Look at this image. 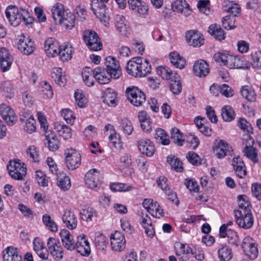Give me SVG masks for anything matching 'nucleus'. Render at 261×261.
<instances>
[{
	"instance_id": "f257e3e1",
	"label": "nucleus",
	"mask_w": 261,
	"mask_h": 261,
	"mask_svg": "<svg viewBox=\"0 0 261 261\" xmlns=\"http://www.w3.org/2000/svg\"><path fill=\"white\" fill-rule=\"evenodd\" d=\"M126 70L131 76L144 77L150 73L151 67L147 60L137 57L132 58L127 62Z\"/></svg>"
},
{
	"instance_id": "f03ea898",
	"label": "nucleus",
	"mask_w": 261,
	"mask_h": 261,
	"mask_svg": "<svg viewBox=\"0 0 261 261\" xmlns=\"http://www.w3.org/2000/svg\"><path fill=\"white\" fill-rule=\"evenodd\" d=\"M5 14L10 24L14 27L18 26L21 20H23L25 24L32 22L33 18L30 17L28 10L25 9H19L16 6L10 5L6 8Z\"/></svg>"
},
{
	"instance_id": "7ed1b4c3",
	"label": "nucleus",
	"mask_w": 261,
	"mask_h": 261,
	"mask_svg": "<svg viewBox=\"0 0 261 261\" xmlns=\"http://www.w3.org/2000/svg\"><path fill=\"white\" fill-rule=\"evenodd\" d=\"M214 58L216 62L222 63L231 69L248 68L250 67V63L244 58L226 53H217L215 54Z\"/></svg>"
},
{
	"instance_id": "20e7f679",
	"label": "nucleus",
	"mask_w": 261,
	"mask_h": 261,
	"mask_svg": "<svg viewBox=\"0 0 261 261\" xmlns=\"http://www.w3.org/2000/svg\"><path fill=\"white\" fill-rule=\"evenodd\" d=\"M7 168L10 175L15 179H22L27 174V169L24 164L18 160L10 161Z\"/></svg>"
},
{
	"instance_id": "39448f33",
	"label": "nucleus",
	"mask_w": 261,
	"mask_h": 261,
	"mask_svg": "<svg viewBox=\"0 0 261 261\" xmlns=\"http://www.w3.org/2000/svg\"><path fill=\"white\" fill-rule=\"evenodd\" d=\"M65 163L69 170H74L81 164V155L75 149L72 148L65 151Z\"/></svg>"
},
{
	"instance_id": "423d86ee",
	"label": "nucleus",
	"mask_w": 261,
	"mask_h": 261,
	"mask_svg": "<svg viewBox=\"0 0 261 261\" xmlns=\"http://www.w3.org/2000/svg\"><path fill=\"white\" fill-rule=\"evenodd\" d=\"M128 100L136 107L141 106L146 100V96L138 87L133 86L128 87L126 90Z\"/></svg>"
},
{
	"instance_id": "0eeeda50",
	"label": "nucleus",
	"mask_w": 261,
	"mask_h": 261,
	"mask_svg": "<svg viewBox=\"0 0 261 261\" xmlns=\"http://www.w3.org/2000/svg\"><path fill=\"white\" fill-rule=\"evenodd\" d=\"M84 42L88 48L93 51L101 49L102 45L98 35L92 30H86L83 33Z\"/></svg>"
},
{
	"instance_id": "6e6552de",
	"label": "nucleus",
	"mask_w": 261,
	"mask_h": 261,
	"mask_svg": "<svg viewBox=\"0 0 261 261\" xmlns=\"http://www.w3.org/2000/svg\"><path fill=\"white\" fill-rule=\"evenodd\" d=\"M102 181V176L96 169L88 171L85 175V184L89 189L97 191L100 187Z\"/></svg>"
},
{
	"instance_id": "1a4fd4ad",
	"label": "nucleus",
	"mask_w": 261,
	"mask_h": 261,
	"mask_svg": "<svg viewBox=\"0 0 261 261\" xmlns=\"http://www.w3.org/2000/svg\"><path fill=\"white\" fill-rule=\"evenodd\" d=\"M236 221L238 225L244 229L251 228L254 218L251 211H234Z\"/></svg>"
},
{
	"instance_id": "9d476101",
	"label": "nucleus",
	"mask_w": 261,
	"mask_h": 261,
	"mask_svg": "<svg viewBox=\"0 0 261 261\" xmlns=\"http://www.w3.org/2000/svg\"><path fill=\"white\" fill-rule=\"evenodd\" d=\"M241 246L243 252L250 258L254 259L257 257V245L255 240L250 236H246L243 239Z\"/></svg>"
},
{
	"instance_id": "9b49d317",
	"label": "nucleus",
	"mask_w": 261,
	"mask_h": 261,
	"mask_svg": "<svg viewBox=\"0 0 261 261\" xmlns=\"http://www.w3.org/2000/svg\"><path fill=\"white\" fill-rule=\"evenodd\" d=\"M105 65L107 73H109L111 77L118 79L121 75V69L119 62L112 56H108L105 59Z\"/></svg>"
},
{
	"instance_id": "f8f14e48",
	"label": "nucleus",
	"mask_w": 261,
	"mask_h": 261,
	"mask_svg": "<svg viewBox=\"0 0 261 261\" xmlns=\"http://www.w3.org/2000/svg\"><path fill=\"white\" fill-rule=\"evenodd\" d=\"M17 47L19 50L24 55H30L34 51L35 45L29 36L27 37L24 34H22L19 36Z\"/></svg>"
},
{
	"instance_id": "ddd939ff",
	"label": "nucleus",
	"mask_w": 261,
	"mask_h": 261,
	"mask_svg": "<svg viewBox=\"0 0 261 261\" xmlns=\"http://www.w3.org/2000/svg\"><path fill=\"white\" fill-rule=\"evenodd\" d=\"M175 249L176 255L180 261H189L193 255V249L187 244L176 242Z\"/></svg>"
},
{
	"instance_id": "4468645a",
	"label": "nucleus",
	"mask_w": 261,
	"mask_h": 261,
	"mask_svg": "<svg viewBox=\"0 0 261 261\" xmlns=\"http://www.w3.org/2000/svg\"><path fill=\"white\" fill-rule=\"evenodd\" d=\"M47 251L55 259H61L63 256V250L60 243L54 238H49L47 242Z\"/></svg>"
},
{
	"instance_id": "2eb2a0df",
	"label": "nucleus",
	"mask_w": 261,
	"mask_h": 261,
	"mask_svg": "<svg viewBox=\"0 0 261 261\" xmlns=\"http://www.w3.org/2000/svg\"><path fill=\"white\" fill-rule=\"evenodd\" d=\"M112 249L116 252H121L125 248L126 240L124 236L120 231H116L111 236Z\"/></svg>"
},
{
	"instance_id": "dca6fc26",
	"label": "nucleus",
	"mask_w": 261,
	"mask_h": 261,
	"mask_svg": "<svg viewBox=\"0 0 261 261\" xmlns=\"http://www.w3.org/2000/svg\"><path fill=\"white\" fill-rule=\"evenodd\" d=\"M186 39L189 45L200 47L204 44L203 35L197 30H190L186 33Z\"/></svg>"
},
{
	"instance_id": "f3484780",
	"label": "nucleus",
	"mask_w": 261,
	"mask_h": 261,
	"mask_svg": "<svg viewBox=\"0 0 261 261\" xmlns=\"http://www.w3.org/2000/svg\"><path fill=\"white\" fill-rule=\"evenodd\" d=\"M75 248L82 255H89L91 252L90 244L85 234H82L77 237Z\"/></svg>"
},
{
	"instance_id": "a211bd4d",
	"label": "nucleus",
	"mask_w": 261,
	"mask_h": 261,
	"mask_svg": "<svg viewBox=\"0 0 261 261\" xmlns=\"http://www.w3.org/2000/svg\"><path fill=\"white\" fill-rule=\"evenodd\" d=\"M213 150L216 156L219 159H222L228 154L231 155V152L232 151L231 147L222 140L215 144Z\"/></svg>"
},
{
	"instance_id": "6ab92c4d",
	"label": "nucleus",
	"mask_w": 261,
	"mask_h": 261,
	"mask_svg": "<svg viewBox=\"0 0 261 261\" xmlns=\"http://www.w3.org/2000/svg\"><path fill=\"white\" fill-rule=\"evenodd\" d=\"M232 165L236 175L240 178H245L247 175L246 168L242 159L240 156L233 157Z\"/></svg>"
},
{
	"instance_id": "aec40b11",
	"label": "nucleus",
	"mask_w": 261,
	"mask_h": 261,
	"mask_svg": "<svg viewBox=\"0 0 261 261\" xmlns=\"http://www.w3.org/2000/svg\"><path fill=\"white\" fill-rule=\"evenodd\" d=\"M62 221L69 229L73 230L76 228L77 219L73 212L70 210H66L62 217Z\"/></svg>"
},
{
	"instance_id": "412c9836",
	"label": "nucleus",
	"mask_w": 261,
	"mask_h": 261,
	"mask_svg": "<svg viewBox=\"0 0 261 261\" xmlns=\"http://www.w3.org/2000/svg\"><path fill=\"white\" fill-rule=\"evenodd\" d=\"M193 70L196 76L205 77L210 72L209 65L203 60H197L193 65Z\"/></svg>"
},
{
	"instance_id": "4be33fe9",
	"label": "nucleus",
	"mask_w": 261,
	"mask_h": 261,
	"mask_svg": "<svg viewBox=\"0 0 261 261\" xmlns=\"http://www.w3.org/2000/svg\"><path fill=\"white\" fill-rule=\"evenodd\" d=\"M0 114L8 125H12L16 122V117L14 111L7 105H1Z\"/></svg>"
},
{
	"instance_id": "5701e85b",
	"label": "nucleus",
	"mask_w": 261,
	"mask_h": 261,
	"mask_svg": "<svg viewBox=\"0 0 261 261\" xmlns=\"http://www.w3.org/2000/svg\"><path fill=\"white\" fill-rule=\"evenodd\" d=\"M13 57L5 48H0V64L3 72L8 70L12 65Z\"/></svg>"
},
{
	"instance_id": "b1692460",
	"label": "nucleus",
	"mask_w": 261,
	"mask_h": 261,
	"mask_svg": "<svg viewBox=\"0 0 261 261\" xmlns=\"http://www.w3.org/2000/svg\"><path fill=\"white\" fill-rule=\"evenodd\" d=\"M3 253L4 261H22L21 256L16 248L8 247Z\"/></svg>"
},
{
	"instance_id": "393cba45",
	"label": "nucleus",
	"mask_w": 261,
	"mask_h": 261,
	"mask_svg": "<svg viewBox=\"0 0 261 261\" xmlns=\"http://www.w3.org/2000/svg\"><path fill=\"white\" fill-rule=\"evenodd\" d=\"M53 17L57 24H61V21L68 10H65L63 5L57 3L51 8Z\"/></svg>"
},
{
	"instance_id": "a878e982",
	"label": "nucleus",
	"mask_w": 261,
	"mask_h": 261,
	"mask_svg": "<svg viewBox=\"0 0 261 261\" xmlns=\"http://www.w3.org/2000/svg\"><path fill=\"white\" fill-rule=\"evenodd\" d=\"M138 148L142 154L151 156L155 152L153 143L149 139L142 140L138 142Z\"/></svg>"
},
{
	"instance_id": "bb28decb",
	"label": "nucleus",
	"mask_w": 261,
	"mask_h": 261,
	"mask_svg": "<svg viewBox=\"0 0 261 261\" xmlns=\"http://www.w3.org/2000/svg\"><path fill=\"white\" fill-rule=\"evenodd\" d=\"M60 47L53 38H48L44 42V49L48 56L54 57L58 55Z\"/></svg>"
},
{
	"instance_id": "cd10ccee",
	"label": "nucleus",
	"mask_w": 261,
	"mask_h": 261,
	"mask_svg": "<svg viewBox=\"0 0 261 261\" xmlns=\"http://www.w3.org/2000/svg\"><path fill=\"white\" fill-rule=\"evenodd\" d=\"M95 79L100 84H107L111 81V76L107 73V70L100 67L94 69Z\"/></svg>"
},
{
	"instance_id": "c85d7f7f",
	"label": "nucleus",
	"mask_w": 261,
	"mask_h": 261,
	"mask_svg": "<svg viewBox=\"0 0 261 261\" xmlns=\"http://www.w3.org/2000/svg\"><path fill=\"white\" fill-rule=\"evenodd\" d=\"M60 234L65 248L70 250H74L75 248V242L68 230L65 229L61 230Z\"/></svg>"
},
{
	"instance_id": "c756f323",
	"label": "nucleus",
	"mask_w": 261,
	"mask_h": 261,
	"mask_svg": "<svg viewBox=\"0 0 261 261\" xmlns=\"http://www.w3.org/2000/svg\"><path fill=\"white\" fill-rule=\"evenodd\" d=\"M114 19L117 30L122 35L126 36L128 33V27L125 17L122 15L117 14L114 16Z\"/></svg>"
},
{
	"instance_id": "7c9ffc66",
	"label": "nucleus",
	"mask_w": 261,
	"mask_h": 261,
	"mask_svg": "<svg viewBox=\"0 0 261 261\" xmlns=\"http://www.w3.org/2000/svg\"><path fill=\"white\" fill-rule=\"evenodd\" d=\"M127 2L129 8L132 10L141 15H145L147 14L148 7L142 4L141 0H128Z\"/></svg>"
},
{
	"instance_id": "2f4dec72",
	"label": "nucleus",
	"mask_w": 261,
	"mask_h": 261,
	"mask_svg": "<svg viewBox=\"0 0 261 261\" xmlns=\"http://www.w3.org/2000/svg\"><path fill=\"white\" fill-rule=\"evenodd\" d=\"M33 248L40 258L43 259L48 258L47 249L44 246L43 242L38 238H36L34 239Z\"/></svg>"
},
{
	"instance_id": "473e14b6",
	"label": "nucleus",
	"mask_w": 261,
	"mask_h": 261,
	"mask_svg": "<svg viewBox=\"0 0 261 261\" xmlns=\"http://www.w3.org/2000/svg\"><path fill=\"white\" fill-rule=\"evenodd\" d=\"M172 7L174 11L184 13L186 16H189L191 13L189 5L185 0H176L172 4Z\"/></svg>"
},
{
	"instance_id": "72a5a7b5",
	"label": "nucleus",
	"mask_w": 261,
	"mask_h": 261,
	"mask_svg": "<svg viewBox=\"0 0 261 261\" xmlns=\"http://www.w3.org/2000/svg\"><path fill=\"white\" fill-rule=\"evenodd\" d=\"M57 185L63 191H67L71 187V181L69 177L63 172L57 174Z\"/></svg>"
},
{
	"instance_id": "f704fd0d",
	"label": "nucleus",
	"mask_w": 261,
	"mask_h": 261,
	"mask_svg": "<svg viewBox=\"0 0 261 261\" xmlns=\"http://www.w3.org/2000/svg\"><path fill=\"white\" fill-rule=\"evenodd\" d=\"M54 128L64 139L67 140L71 138L72 130L70 127L56 122L54 123Z\"/></svg>"
},
{
	"instance_id": "c9c22d12",
	"label": "nucleus",
	"mask_w": 261,
	"mask_h": 261,
	"mask_svg": "<svg viewBox=\"0 0 261 261\" xmlns=\"http://www.w3.org/2000/svg\"><path fill=\"white\" fill-rule=\"evenodd\" d=\"M218 255L220 261H229L233 256L232 250L226 245H222L218 250Z\"/></svg>"
},
{
	"instance_id": "e433bc0d",
	"label": "nucleus",
	"mask_w": 261,
	"mask_h": 261,
	"mask_svg": "<svg viewBox=\"0 0 261 261\" xmlns=\"http://www.w3.org/2000/svg\"><path fill=\"white\" fill-rule=\"evenodd\" d=\"M117 93L112 88L107 89L103 96V102L109 106L114 107L116 105Z\"/></svg>"
},
{
	"instance_id": "4c0bfd02",
	"label": "nucleus",
	"mask_w": 261,
	"mask_h": 261,
	"mask_svg": "<svg viewBox=\"0 0 261 261\" xmlns=\"http://www.w3.org/2000/svg\"><path fill=\"white\" fill-rule=\"evenodd\" d=\"M45 139L47 141L48 147L52 151L57 150L59 148V140L56 135L51 130H48L45 133Z\"/></svg>"
},
{
	"instance_id": "58836bf2",
	"label": "nucleus",
	"mask_w": 261,
	"mask_h": 261,
	"mask_svg": "<svg viewBox=\"0 0 261 261\" xmlns=\"http://www.w3.org/2000/svg\"><path fill=\"white\" fill-rule=\"evenodd\" d=\"M82 77L85 84L89 87L94 84L95 75L94 70L88 67H85L82 71Z\"/></svg>"
},
{
	"instance_id": "ea45409f",
	"label": "nucleus",
	"mask_w": 261,
	"mask_h": 261,
	"mask_svg": "<svg viewBox=\"0 0 261 261\" xmlns=\"http://www.w3.org/2000/svg\"><path fill=\"white\" fill-rule=\"evenodd\" d=\"M154 138L156 142L163 145H168L170 143V140L166 132L162 128H158L154 134Z\"/></svg>"
},
{
	"instance_id": "a19ab883",
	"label": "nucleus",
	"mask_w": 261,
	"mask_h": 261,
	"mask_svg": "<svg viewBox=\"0 0 261 261\" xmlns=\"http://www.w3.org/2000/svg\"><path fill=\"white\" fill-rule=\"evenodd\" d=\"M51 76L55 82L60 86H64L66 79L65 74L62 72V69L60 67H55L53 69Z\"/></svg>"
},
{
	"instance_id": "79ce46f5",
	"label": "nucleus",
	"mask_w": 261,
	"mask_h": 261,
	"mask_svg": "<svg viewBox=\"0 0 261 261\" xmlns=\"http://www.w3.org/2000/svg\"><path fill=\"white\" fill-rule=\"evenodd\" d=\"M171 63L176 68L182 69L186 64V60L176 52H172L169 55Z\"/></svg>"
},
{
	"instance_id": "37998d69",
	"label": "nucleus",
	"mask_w": 261,
	"mask_h": 261,
	"mask_svg": "<svg viewBox=\"0 0 261 261\" xmlns=\"http://www.w3.org/2000/svg\"><path fill=\"white\" fill-rule=\"evenodd\" d=\"M241 93L243 97L250 102L255 101L256 99V94L253 88L245 86L242 88Z\"/></svg>"
},
{
	"instance_id": "c03bdc74",
	"label": "nucleus",
	"mask_w": 261,
	"mask_h": 261,
	"mask_svg": "<svg viewBox=\"0 0 261 261\" xmlns=\"http://www.w3.org/2000/svg\"><path fill=\"white\" fill-rule=\"evenodd\" d=\"M62 24L67 30H71L75 25V17L70 11L66 12V15L61 21Z\"/></svg>"
},
{
	"instance_id": "a18cd8bd",
	"label": "nucleus",
	"mask_w": 261,
	"mask_h": 261,
	"mask_svg": "<svg viewBox=\"0 0 261 261\" xmlns=\"http://www.w3.org/2000/svg\"><path fill=\"white\" fill-rule=\"evenodd\" d=\"M208 32L216 39L221 40L225 39V34L219 25H211L208 28Z\"/></svg>"
},
{
	"instance_id": "49530a36",
	"label": "nucleus",
	"mask_w": 261,
	"mask_h": 261,
	"mask_svg": "<svg viewBox=\"0 0 261 261\" xmlns=\"http://www.w3.org/2000/svg\"><path fill=\"white\" fill-rule=\"evenodd\" d=\"M58 55H60L61 59L63 62L70 60L72 55V47L68 45L60 46Z\"/></svg>"
},
{
	"instance_id": "de8ad7c7",
	"label": "nucleus",
	"mask_w": 261,
	"mask_h": 261,
	"mask_svg": "<svg viewBox=\"0 0 261 261\" xmlns=\"http://www.w3.org/2000/svg\"><path fill=\"white\" fill-rule=\"evenodd\" d=\"M221 116L225 121L230 122L235 118L234 111L231 107L225 106L221 110Z\"/></svg>"
},
{
	"instance_id": "09e8293b",
	"label": "nucleus",
	"mask_w": 261,
	"mask_h": 261,
	"mask_svg": "<svg viewBox=\"0 0 261 261\" xmlns=\"http://www.w3.org/2000/svg\"><path fill=\"white\" fill-rule=\"evenodd\" d=\"M225 233H226V237H227L228 242L232 246H239L240 241L238 233L230 229H229Z\"/></svg>"
},
{
	"instance_id": "8fccbe9b",
	"label": "nucleus",
	"mask_w": 261,
	"mask_h": 261,
	"mask_svg": "<svg viewBox=\"0 0 261 261\" xmlns=\"http://www.w3.org/2000/svg\"><path fill=\"white\" fill-rule=\"evenodd\" d=\"M239 209L234 211H251L249 208L250 204L245 195H240L238 196Z\"/></svg>"
},
{
	"instance_id": "3c124183",
	"label": "nucleus",
	"mask_w": 261,
	"mask_h": 261,
	"mask_svg": "<svg viewBox=\"0 0 261 261\" xmlns=\"http://www.w3.org/2000/svg\"><path fill=\"white\" fill-rule=\"evenodd\" d=\"M81 218L83 221L90 222L94 217H96V212L91 207L82 210L81 212Z\"/></svg>"
},
{
	"instance_id": "603ef678",
	"label": "nucleus",
	"mask_w": 261,
	"mask_h": 261,
	"mask_svg": "<svg viewBox=\"0 0 261 261\" xmlns=\"http://www.w3.org/2000/svg\"><path fill=\"white\" fill-rule=\"evenodd\" d=\"M167 162L170 165L171 168L177 172H181L183 170L182 163L175 156H169L167 158Z\"/></svg>"
},
{
	"instance_id": "864d4df0",
	"label": "nucleus",
	"mask_w": 261,
	"mask_h": 261,
	"mask_svg": "<svg viewBox=\"0 0 261 261\" xmlns=\"http://www.w3.org/2000/svg\"><path fill=\"white\" fill-rule=\"evenodd\" d=\"M27 156L32 162L38 163L40 161L39 151L35 146H31L27 150Z\"/></svg>"
},
{
	"instance_id": "5fc2aeb1",
	"label": "nucleus",
	"mask_w": 261,
	"mask_h": 261,
	"mask_svg": "<svg viewBox=\"0 0 261 261\" xmlns=\"http://www.w3.org/2000/svg\"><path fill=\"white\" fill-rule=\"evenodd\" d=\"M244 152L247 157L251 160L254 163H257L258 162L256 149L251 146H246L244 149Z\"/></svg>"
},
{
	"instance_id": "6e6d98bb",
	"label": "nucleus",
	"mask_w": 261,
	"mask_h": 261,
	"mask_svg": "<svg viewBox=\"0 0 261 261\" xmlns=\"http://www.w3.org/2000/svg\"><path fill=\"white\" fill-rule=\"evenodd\" d=\"M171 139L179 146H182L185 140L183 139L182 134L179 130L176 128H173L171 130Z\"/></svg>"
},
{
	"instance_id": "4d7b16f0",
	"label": "nucleus",
	"mask_w": 261,
	"mask_h": 261,
	"mask_svg": "<svg viewBox=\"0 0 261 261\" xmlns=\"http://www.w3.org/2000/svg\"><path fill=\"white\" fill-rule=\"evenodd\" d=\"M61 116L64 118L66 122L72 125L75 120L74 113L69 109H63L61 111Z\"/></svg>"
},
{
	"instance_id": "13d9d810",
	"label": "nucleus",
	"mask_w": 261,
	"mask_h": 261,
	"mask_svg": "<svg viewBox=\"0 0 261 261\" xmlns=\"http://www.w3.org/2000/svg\"><path fill=\"white\" fill-rule=\"evenodd\" d=\"M42 221L44 225L53 232H56L58 230V226L56 223L51 219L50 216L45 214L42 217Z\"/></svg>"
},
{
	"instance_id": "bf43d9fd",
	"label": "nucleus",
	"mask_w": 261,
	"mask_h": 261,
	"mask_svg": "<svg viewBox=\"0 0 261 261\" xmlns=\"http://www.w3.org/2000/svg\"><path fill=\"white\" fill-rule=\"evenodd\" d=\"M41 93L45 98H50L53 96L52 87L46 81H44L41 84Z\"/></svg>"
},
{
	"instance_id": "052dcab7",
	"label": "nucleus",
	"mask_w": 261,
	"mask_h": 261,
	"mask_svg": "<svg viewBox=\"0 0 261 261\" xmlns=\"http://www.w3.org/2000/svg\"><path fill=\"white\" fill-rule=\"evenodd\" d=\"M151 208L149 213L153 217L160 218L164 215L163 209H162L160 205L156 202H154V205L151 206Z\"/></svg>"
},
{
	"instance_id": "680f3d73",
	"label": "nucleus",
	"mask_w": 261,
	"mask_h": 261,
	"mask_svg": "<svg viewBox=\"0 0 261 261\" xmlns=\"http://www.w3.org/2000/svg\"><path fill=\"white\" fill-rule=\"evenodd\" d=\"M110 189L114 192H125L132 189V186L123 183H113L111 185Z\"/></svg>"
},
{
	"instance_id": "e2e57ef3",
	"label": "nucleus",
	"mask_w": 261,
	"mask_h": 261,
	"mask_svg": "<svg viewBox=\"0 0 261 261\" xmlns=\"http://www.w3.org/2000/svg\"><path fill=\"white\" fill-rule=\"evenodd\" d=\"M36 121L32 116L30 117L26 121L24 126V130L29 134H32L36 131Z\"/></svg>"
},
{
	"instance_id": "0e129e2a",
	"label": "nucleus",
	"mask_w": 261,
	"mask_h": 261,
	"mask_svg": "<svg viewBox=\"0 0 261 261\" xmlns=\"http://www.w3.org/2000/svg\"><path fill=\"white\" fill-rule=\"evenodd\" d=\"M252 64L254 68H261V51L256 50L251 54Z\"/></svg>"
},
{
	"instance_id": "69168bd1",
	"label": "nucleus",
	"mask_w": 261,
	"mask_h": 261,
	"mask_svg": "<svg viewBox=\"0 0 261 261\" xmlns=\"http://www.w3.org/2000/svg\"><path fill=\"white\" fill-rule=\"evenodd\" d=\"M238 125L244 132L248 133H253V128L251 124L244 118H239Z\"/></svg>"
},
{
	"instance_id": "338daca9",
	"label": "nucleus",
	"mask_w": 261,
	"mask_h": 261,
	"mask_svg": "<svg viewBox=\"0 0 261 261\" xmlns=\"http://www.w3.org/2000/svg\"><path fill=\"white\" fill-rule=\"evenodd\" d=\"M109 139L111 141L114 147L117 149H121L123 148L122 143L116 133L109 134Z\"/></svg>"
},
{
	"instance_id": "774afa93",
	"label": "nucleus",
	"mask_w": 261,
	"mask_h": 261,
	"mask_svg": "<svg viewBox=\"0 0 261 261\" xmlns=\"http://www.w3.org/2000/svg\"><path fill=\"white\" fill-rule=\"evenodd\" d=\"M35 178L40 186L42 187L48 186V180L46 178L45 174L42 171H37L35 174Z\"/></svg>"
}]
</instances>
